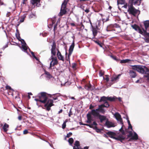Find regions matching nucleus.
Returning a JSON list of instances; mask_svg holds the SVG:
<instances>
[{"instance_id": "obj_55", "label": "nucleus", "mask_w": 149, "mask_h": 149, "mask_svg": "<svg viewBox=\"0 0 149 149\" xmlns=\"http://www.w3.org/2000/svg\"><path fill=\"white\" fill-rule=\"evenodd\" d=\"M9 13L8 12L6 14V16L8 17H9Z\"/></svg>"}, {"instance_id": "obj_47", "label": "nucleus", "mask_w": 149, "mask_h": 149, "mask_svg": "<svg viewBox=\"0 0 149 149\" xmlns=\"http://www.w3.org/2000/svg\"><path fill=\"white\" fill-rule=\"evenodd\" d=\"M18 118L19 120H21L22 119V116H19L18 117Z\"/></svg>"}, {"instance_id": "obj_44", "label": "nucleus", "mask_w": 149, "mask_h": 149, "mask_svg": "<svg viewBox=\"0 0 149 149\" xmlns=\"http://www.w3.org/2000/svg\"><path fill=\"white\" fill-rule=\"evenodd\" d=\"M145 41L146 42L148 43L149 42V39L148 38L145 39Z\"/></svg>"}, {"instance_id": "obj_34", "label": "nucleus", "mask_w": 149, "mask_h": 149, "mask_svg": "<svg viewBox=\"0 0 149 149\" xmlns=\"http://www.w3.org/2000/svg\"><path fill=\"white\" fill-rule=\"evenodd\" d=\"M112 27V26L111 25H110L108 26L106 29V31H111V30H110V28Z\"/></svg>"}, {"instance_id": "obj_5", "label": "nucleus", "mask_w": 149, "mask_h": 149, "mask_svg": "<svg viewBox=\"0 0 149 149\" xmlns=\"http://www.w3.org/2000/svg\"><path fill=\"white\" fill-rule=\"evenodd\" d=\"M38 97H39V101L43 103H45L47 100L46 93L42 92L38 94Z\"/></svg>"}, {"instance_id": "obj_23", "label": "nucleus", "mask_w": 149, "mask_h": 149, "mask_svg": "<svg viewBox=\"0 0 149 149\" xmlns=\"http://www.w3.org/2000/svg\"><path fill=\"white\" fill-rule=\"evenodd\" d=\"M143 24L145 26V29L146 30H148V28L149 27V20H147L144 21Z\"/></svg>"}, {"instance_id": "obj_21", "label": "nucleus", "mask_w": 149, "mask_h": 149, "mask_svg": "<svg viewBox=\"0 0 149 149\" xmlns=\"http://www.w3.org/2000/svg\"><path fill=\"white\" fill-rule=\"evenodd\" d=\"M40 0H31V3L33 5L36 4L37 6H39L40 5L39 3Z\"/></svg>"}, {"instance_id": "obj_57", "label": "nucleus", "mask_w": 149, "mask_h": 149, "mask_svg": "<svg viewBox=\"0 0 149 149\" xmlns=\"http://www.w3.org/2000/svg\"><path fill=\"white\" fill-rule=\"evenodd\" d=\"M104 136L107 138L108 137V136L105 134H104Z\"/></svg>"}, {"instance_id": "obj_54", "label": "nucleus", "mask_w": 149, "mask_h": 149, "mask_svg": "<svg viewBox=\"0 0 149 149\" xmlns=\"http://www.w3.org/2000/svg\"><path fill=\"white\" fill-rule=\"evenodd\" d=\"M118 99L120 101H121V98L120 97H119L118 98Z\"/></svg>"}, {"instance_id": "obj_19", "label": "nucleus", "mask_w": 149, "mask_h": 149, "mask_svg": "<svg viewBox=\"0 0 149 149\" xmlns=\"http://www.w3.org/2000/svg\"><path fill=\"white\" fill-rule=\"evenodd\" d=\"M129 73L130 76L131 78H135L137 75L136 72L132 70H129Z\"/></svg>"}, {"instance_id": "obj_32", "label": "nucleus", "mask_w": 149, "mask_h": 149, "mask_svg": "<svg viewBox=\"0 0 149 149\" xmlns=\"http://www.w3.org/2000/svg\"><path fill=\"white\" fill-rule=\"evenodd\" d=\"M93 33L94 36L95 37L97 35V31L95 29H93Z\"/></svg>"}, {"instance_id": "obj_18", "label": "nucleus", "mask_w": 149, "mask_h": 149, "mask_svg": "<svg viewBox=\"0 0 149 149\" xmlns=\"http://www.w3.org/2000/svg\"><path fill=\"white\" fill-rule=\"evenodd\" d=\"M6 89L4 90V94L5 95L6 97L7 98H9V91L8 90H9V86L7 85L6 87Z\"/></svg>"}, {"instance_id": "obj_22", "label": "nucleus", "mask_w": 149, "mask_h": 149, "mask_svg": "<svg viewBox=\"0 0 149 149\" xmlns=\"http://www.w3.org/2000/svg\"><path fill=\"white\" fill-rule=\"evenodd\" d=\"M107 97H105V96H103L101 97V99L99 101V102H101L102 101H103L104 102V104H104L105 105H106L107 104L109 105V104H108V103L107 102Z\"/></svg>"}, {"instance_id": "obj_17", "label": "nucleus", "mask_w": 149, "mask_h": 149, "mask_svg": "<svg viewBox=\"0 0 149 149\" xmlns=\"http://www.w3.org/2000/svg\"><path fill=\"white\" fill-rule=\"evenodd\" d=\"M74 42H73L72 44H71V46H70V48L69 49V53L68 55V58H69L74 48Z\"/></svg>"}, {"instance_id": "obj_60", "label": "nucleus", "mask_w": 149, "mask_h": 149, "mask_svg": "<svg viewBox=\"0 0 149 149\" xmlns=\"http://www.w3.org/2000/svg\"><path fill=\"white\" fill-rule=\"evenodd\" d=\"M139 80H137V81H136V83H139Z\"/></svg>"}, {"instance_id": "obj_40", "label": "nucleus", "mask_w": 149, "mask_h": 149, "mask_svg": "<svg viewBox=\"0 0 149 149\" xmlns=\"http://www.w3.org/2000/svg\"><path fill=\"white\" fill-rule=\"evenodd\" d=\"M72 134L71 132H70L67 135V137L68 138L70 137L72 135Z\"/></svg>"}, {"instance_id": "obj_11", "label": "nucleus", "mask_w": 149, "mask_h": 149, "mask_svg": "<svg viewBox=\"0 0 149 149\" xmlns=\"http://www.w3.org/2000/svg\"><path fill=\"white\" fill-rule=\"evenodd\" d=\"M129 137H131V139L133 140H137L138 139V136L136 133L134 132V133L132 131L129 132Z\"/></svg>"}, {"instance_id": "obj_42", "label": "nucleus", "mask_w": 149, "mask_h": 149, "mask_svg": "<svg viewBox=\"0 0 149 149\" xmlns=\"http://www.w3.org/2000/svg\"><path fill=\"white\" fill-rule=\"evenodd\" d=\"M28 133V131L27 130H24L23 131V134H26Z\"/></svg>"}, {"instance_id": "obj_63", "label": "nucleus", "mask_w": 149, "mask_h": 149, "mask_svg": "<svg viewBox=\"0 0 149 149\" xmlns=\"http://www.w3.org/2000/svg\"><path fill=\"white\" fill-rule=\"evenodd\" d=\"M147 35L148 36V37L149 38V33H147Z\"/></svg>"}, {"instance_id": "obj_56", "label": "nucleus", "mask_w": 149, "mask_h": 149, "mask_svg": "<svg viewBox=\"0 0 149 149\" xmlns=\"http://www.w3.org/2000/svg\"><path fill=\"white\" fill-rule=\"evenodd\" d=\"M70 98H71L72 99H74V100L75 99L73 97H70Z\"/></svg>"}, {"instance_id": "obj_24", "label": "nucleus", "mask_w": 149, "mask_h": 149, "mask_svg": "<svg viewBox=\"0 0 149 149\" xmlns=\"http://www.w3.org/2000/svg\"><path fill=\"white\" fill-rule=\"evenodd\" d=\"M120 74H119L117 76L112 77L111 78V81L112 82H114L116 81V80L119 79V77L120 76Z\"/></svg>"}, {"instance_id": "obj_52", "label": "nucleus", "mask_w": 149, "mask_h": 149, "mask_svg": "<svg viewBox=\"0 0 149 149\" xmlns=\"http://www.w3.org/2000/svg\"><path fill=\"white\" fill-rule=\"evenodd\" d=\"M75 66L76 64H74L72 65V68H75Z\"/></svg>"}, {"instance_id": "obj_38", "label": "nucleus", "mask_w": 149, "mask_h": 149, "mask_svg": "<svg viewBox=\"0 0 149 149\" xmlns=\"http://www.w3.org/2000/svg\"><path fill=\"white\" fill-rule=\"evenodd\" d=\"M85 88L87 90L91 89V85H90L89 86H85Z\"/></svg>"}, {"instance_id": "obj_39", "label": "nucleus", "mask_w": 149, "mask_h": 149, "mask_svg": "<svg viewBox=\"0 0 149 149\" xmlns=\"http://www.w3.org/2000/svg\"><path fill=\"white\" fill-rule=\"evenodd\" d=\"M97 125V123L95 122H94L93 123V124L91 125H90L89 126L91 127H92V126H93V125L96 126Z\"/></svg>"}, {"instance_id": "obj_26", "label": "nucleus", "mask_w": 149, "mask_h": 149, "mask_svg": "<svg viewBox=\"0 0 149 149\" xmlns=\"http://www.w3.org/2000/svg\"><path fill=\"white\" fill-rule=\"evenodd\" d=\"M9 125L6 123H5L3 127V129L4 132H6L8 130Z\"/></svg>"}, {"instance_id": "obj_64", "label": "nucleus", "mask_w": 149, "mask_h": 149, "mask_svg": "<svg viewBox=\"0 0 149 149\" xmlns=\"http://www.w3.org/2000/svg\"><path fill=\"white\" fill-rule=\"evenodd\" d=\"M11 24L12 25H15V24H14V23H13V22H12L11 23Z\"/></svg>"}, {"instance_id": "obj_7", "label": "nucleus", "mask_w": 149, "mask_h": 149, "mask_svg": "<svg viewBox=\"0 0 149 149\" xmlns=\"http://www.w3.org/2000/svg\"><path fill=\"white\" fill-rule=\"evenodd\" d=\"M68 0H65L63 3H62L61 10V11L59 15L60 16H62L63 15L65 14L66 12V5L67 4Z\"/></svg>"}, {"instance_id": "obj_43", "label": "nucleus", "mask_w": 149, "mask_h": 149, "mask_svg": "<svg viewBox=\"0 0 149 149\" xmlns=\"http://www.w3.org/2000/svg\"><path fill=\"white\" fill-rule=\"evenodd\" d=\"M103 74V72L101 71H100L99 73V75L100 76H102Z\"/></svg>"}, {"instance_id": "obj_20", "label": "nucleus", "mask_w": 149, "mask_h": 149, "mask_svg": "<svg viewBox=\"0 0 149 149\" xmlns=\"http://www.w3.org/2000/svg\"><path fill=\"white\" fill-rule=\"evenodd\" d=\"M57 55L59 59L62 61H64L63 57L62 56L61 54L58 50H57Z\"/></svg>"}, {"instance_id": "obj_37", "label": "nucleus", "mask_w": 149, "mask_h": 149, "mask_svg": "<svg viewBox=\"0 0 149 149\" xmlns=\"http://www.w3.org/2000/svg\"><path fill=\"white\" fill-rule=\"evenodd\" d=\"M127 122H128V125H129V128H130L131 130H132V126L130 124V121L128 120H127Z\"/></svg>"}, {"instance_id": "obj_8", "label": "nucleus", "mask_w": 149, "mask_h": 149, "mask_svg": "<svg viewBox=\"0 0 149 149\" xmlns=\"http://www.w3.org/2000/svg\"><path fill=\"white\" fill-rule=\"evenodd\" d=\"M16 36L17 39H18L19 40L21 41L22 43V48L24 51L25 52L27 50L28 48L26 44L23 40L21 39L18 34H16Z\"/></svg>"}, {"instance_id": "obj_25", "label": "nucleus", "mask_w": 149, "mask_h": 149, "mask_svg": "<svg viewBox=\"0 0 149 149\" xmlns=\"http://www.w3.org/2000/svg\"><path fill=\"white\" fill-rule=\"evenodd\" d=\"M97 118H98L100 119V122H102L104 120L106 119L105 117L101 115L100 114Z\"/></svg>"}, {"instance_id": "obj_51", "label": "nucleus", "mask_w": 149, "mask_h": 149, "mask_svg": "<svg viewBox=\"0 0 149 149\" xmlns=\"http://www.w3.org/2000/svg\"><path fill=\"white\" fill-rule=\"evenodd\" d=\"M96 132H100V130L99 129H96Z\"/></svg>"}, {"instance_id": "obj_30", "label": "nucleus", "mask_w": 149, "mask_h": 149, "mask_svg": "<svg viewBox=\"0 0 149 149\" xmlns=\"http://www.w3.org/2000/svg\"><path fill=\"white\" fill-rule=\"evenodd\" d=\"M115 98V97H107V99L110 101H112L114 100Z\"/></svg>"}, {"instance_id": "obj_49", "label": "nucleus", "mask_w": 149, "mask_h": 149, "mask_svg": "<svg viewBox=\"0 0 149 149\" xmlns=\"http://www.w3.org/2000/svg\"><path fill=\"white\" fill-rule=\"evenodd\" d=\"M127 4L126 3L123 6V7L125 8H127Z\"/></svg>"}, {"instance_id": "obj_48", "label": "nucleus", "mask_w": 149, "mask_h": 149, "mask_svg": "<svg viewBox=\"0 0 149 149\" xmlns=\"http://www.w3.org/2000/svg\"><path fill=\"white\" fill-rule=\"evenodd\" d=\"M24 21V18H22L20 20V21L21 22H23Z\"/></svg>"}, {"instance_id": "obj_58", "label": "nucleus", "mask_w": 149, "mask_h": 149, "mask_svg": "<svg viewBox=\"0 0 149 149\" xmlns=\"http://www.w3.org/2000/svg\"><path fill=\"white\" fill-rule=\"evenodd\" d=\"M34 16V15L33 14H31L30 15V16H31V17H33Z\"/></svg>"}, {"instance_id": "obj_14", "label": "nucleus", "mask_w": 149, "mask_h": 149, "mask_svg": "<svg viewBox=\"0 0 149 149\" xmlns=\"http://www.w3.org/2000/svg\"><path fill=\"white\" fill-rule=\"evenodd\" d=\"M75 146L73 148V149H88V147L87 146L83 148H80L79 147V142L76 141L74 144Z\"/></svg>"}, {"instance_id": "obj_45", "label": "nucleus", "mask_w": 149, "mask_h": 149, "mask_svg": "<svg viewBox=\"0 0 149 149\" xmlns=\"http://www.w3.org/2000/svg\"><path fill=\"white\" fill-rule=\"evenodd\" d=\"M68 83L67 82V81L65 82L64 83H63V82H62L61 84L62 85L63 84L65 85H67V84Z\"/></svg>"}, {"instance_id": "obj_62", "label": "nucleus", "mask_w": 149, "mask_h": 149, "mask_svg": "<svg viewBox=\"0 0 149 149\" xmlns=\"http://www.w3.org/2000/svg\"><path fill=\"white\" fill-rule=\"evenodd\" d=\"M27 0H23V3L24 4V2L25 1H26Z\"/></svg>"}, {"instance_id": "obj_33", "label": "nucleus", "mask_w": 149, "mask_h": 149, "mask_svg": "<svg viewBox=\"0 0 149 149\" xmlns=\"http://www.w3.org/2000/svg\"><path fill=\"white\" fill-rule=\"evenodd\" d=\"M73 141V139L72 138H70L68 140V142L70 145L72 143Z\"/></svg>"}, {"instance_id": "obj_35", "label": "nucleus", "mask_w": 149, "mask_h": 149, "mask_svg": "<svg viewBox=\"0 0 149 149\" xmlns=\"http://www.w3.org/2000/svg\"><path fill=\"white\" fill-rule=\"evenodd\" d=\"M67 122V120H66L63 123V124L62 125V127L63 129H64L66 127V123Z\"/></svg>"}, {"instance_id": "obj_2", "label": "nucleus", "mask_w": 149, "mask_h": 149, "mask_svg": "<svg viewBox=\"0 0 149 149\" xmlns=\"http://www.w3.org/2000/svg\"><path fill=\"white\" fill-rule=\"evenodd\" d=\"M106 134L110 137L116 140H120L124 139V137L123 135H118L116 133L111 131H109L106 132Z\"/></svg>"}, {"instance_id": "obj_31", "label": "nucleus", "mask_w": 149, "mask_h": 149, "mask_svg": "<svg viewBox=\"0 0 149 149\" xmlns=\"http://www.w3.org/2000/svg\"><path fill=\"white\" fill-rule=\"evenodd\" d=\"M138 0H130V1L132 3V4H135L137 3Z\"/></svg>"}, {"instance_id": "obj_61", "label": "nucleus", "mask_w": 149, "mask_h": 149, "mask_svg": "<svg viewBox=\"0 0 149 149\" xmlns=\"http://www.w3.org/2000/svg\"><path fill=\"white\" fill-rule=\"evenodd\" d=\"M71 24L73 26H75V24L74 23H71Z\"/></svg>"}, {"instance_id": "obj_1", "label": "nucleus", "mask_w": 149, "mask_h": 149, "mask_svg": "<svg viewBox=\"0 0 149 149\" xmlns=\"http://www.w3.org/2000/svg\"><path fill=\"white\" fill-rule=\"evenodd\" d=\"M109 106L107 104L106 105L104 104H101L99 105L98 108L96 109H92L90 112L92 115L95 117H98L100 115V112L102 113H104L105 112V111L103 109L104 107H108Z\"/></svg>"}, {"instance_id": "obj_29", "label": "nucleus", "mask_w": 149, "mask_h": 149, "mask_svg": "<svg viewBox=\"0 0 149 149\" xmlns=\"http://www.w3.org/2000/svg\"><path fill=\"white\" fill-rule=\"evenodd\" d=\"M117 2L118 4H125V0H118Z\"/></svg>"}, {"instance_id": "obj_16", "label": "nucleus", "mask_w": 149, "mask_h": 149, "mask_svg": "<svg viewBox=\"0 0 149 149\" xmlns=\"http://www.w3.org/2000/svg\"><path fill=\"white\" fill-rule=\"evenodd\" d=\"M56 45L54 43H53V45L52 46L51 49V56H55L56 54Z\"/></svg>"}, {"instance_id": "obj_12", "label": "nucleus", "mask_w": 149, "mask_h": 149, "mask_svg": "<svg viewBox=\"0 0 149 149\" xmlns=\"http://www.w3.org/2000/svg\"><path fill=\"white\" fill-rule=\"evenodd\" d=\"M105 125L108 128L114 127L116 125V124L111 122L107 120L106 122Z\"/></svg>"}, {"instance_id": "obj_41", "label": "nucleus", "mask_w": 149, "mask_h": 149, "mask_svg": "<svg viewBox=\"0 0 149 149\" xmlns=\"http://www.w3.org/2000/svg\"><path fill=\"white\" fill-rule=\"evenodd\" d=\"M104 79L106 80L107 81H108L109 80V78L107 76H106V77H104Z\"/></svg>"}, {"instance_id": "obj_53", "label": "nucleus", "mask_w": 149, "mask_h": 149, "mask_svg": "<svg viewBox=\"0 0 149 149\" xmlns=\"http://www.w3.org/2000/svg\"><path fill=\"white\" fill-rule=\"evenodd\" d=\"M62 109H61L60 111L58 112V113H61L62 112Z\"/></svg>"}, {"instance_id": "obj_13", "label": "nucleus", "mask_w": 149, "mask_h": 149, "mask_svg": "<svg viewBox=\"0 0 149 149\" xmlns=\"http://www.w3.org/2000/svg\"><path fill=\"white\" fill-rule=\"evenodd\" d=\"M92 114L90 113L87 114V120L86 121L87 123H91L92 121L93 120V117L92 116Z\"/></svg>"}, {"instance_id": "obj_28", "label": "nucleus", "mask_w": 149, "mask_h": 149, "mask_svg": "<svg viewBox=\"0 0 149 149\" xmlns=\"http://www.w3.org/2000/svg\"><path fill=\"white\" fill-rule=\"evenodd\" d=\"M130 61V60L129 59H125L120 61V63H128L129 61Z\"/></svg>"}, {"instance_id": "obj_15", "label": "nucleus", "mask_w": 149, "mask_h": 149, "mask_svg": "<svg viewBox=\"0 0 149 149\" xmlns=\"http://www.w3.org/2000/svg\"><path fill=\"white\" fill-rule=\"evenodd\" d=\"M132 28L134 29L135 30L138 32L139 33L141 34H143V32L140 28L136 25H134L132 26Z\"/></svg>"}, {"instance_id": "obj_10", "label": "nucleus", "mask_w": 149, "mask_h": 149, "mask_svg": "<svg viewBox=\"0 0 149 149\" xmlns=\"http://www.w3.org/2000/svg\"><path fill=\"white\" fill-rule=\"evenodd\" d=\"M53 100H48L47 103L45 105V107L47 110L49 111L50 110V107L53 105Z\"/></svg>"}, {"instance_id": "obj_4", "label": "nucleus", "mask_w": 149, "mask_h": 149, "mask_svg": "<svg viewBox=\"0 0 149 149\" xmlns=\"http://www.w3.org/2000/svg\"><path fill=\"white\" fill-rule=\"evenodd\" d=\"M132 67L133 70H136L138 72L142 74L145 73V70L146 69L148 70L147 68L146 67L141 65H132Z\"/></svg>"}, {"instance_id": "obj_59", "label": "nucleus", "mask_w": 149, "mask_h": 149, "mask_svg": "<svg viewBox=\"0 0 149 149\" xmlns=\"http://www.w3.org/2000/svg\"><path fill=\"white\" fill-rule=\"evenodd\" d=\"M93 108V107L92 106H91L90 107V109H92Z\"/></svg>"}, {"instance_id": "obj_9", "label": "nucleus", "mask_w": 149, "mask_h": 149, "mask_svg": "<svg viewBox=\"0 0 149 149\" xmlns=\"http://www.w3.org/2000/svg\"><path fill=\"white\" fill-rule=\"evenodd\" d=\"M128 12L130 14L135 16L136 15L139 13V11L138 10L136 9L133 7L132 5L129 6V9L128 10Z\"/></svg>"}, {"instance_id": "obj_46", "label": "nucleus", "mask_w": 149, "mask_h": 149, "mask_svg": "<svg viewBox=\"0 0 149 149\" xmlns=\"http://www.w3.org/2000/svg\"><path fill=\"white\" fill-rule=\"evenodd\" d=\"M87 13H88L89 12V10L88 9H86L84 10Z\"/></svg>"}, {"instance_id": "obj_6", "label": "nucleus", "mask_w": 149, "mask_h": 149, "mask_svg": "<svg viewBox=\"0 0 149 149\" xmlns=\"http://www.w3.org/2000/svg\"><path fill=\"white\" fill-rule=\"evenodd\" d=\"M50 61L49 68H51L54 66L57 65L58 63L57 59L56 57H54L53 56H51L49 61Z\"/></svg>"}, {"instance_id": "obj_50", "label": "nucleus", "mask_w": 149, "mask_h": 149, "mask_svg": "<svg viewBox=\"0 0 149 149\" xmlns=\"http://www.w3.org/2000/svg\"><path fill=\"white\" fill-rule=\"evenodd\" d=\"M31 54H32V56H33L34 57H35V55H34V53H33V52H31Z\"/></svg>"}, {"instance_id": "obj_36", "label": "nucleus", "mask_w": 149, "mask_h": 149, "mask_svg": "<svg viewBox=\"0 0 149 149\" xmlns=\"http://www.w3.org/2000/svg\"><path fill=\"white\" fill-rule=\"evenodd\" d=\"M8 42H7L5 45L3 46V47H2V49H5L6 48V47H8Z\"/></svg>"}, {"instance_id": "obj_27", "label": "nucleus", "mask_w": 149, "mask_h": 149, "mask_svg": "<svg viewBox=\"0 0 149 149\" xmlns=\"http://www.w3.org/2000/svg\"><path fill=\"white\" fill-rule=\"evenodd\" d=\"M45 74L46 75V77L49 79H50L52 77V76L49 73L46 71H45Z\"/></svg>"}, {"instance_id": "obj_3", "label": "nucleus", "mask_w": 149, "mask_h": 149, "mask_svg": "<svg viewBox=\"0 0 149 149\" xmlns=\"http://www.w3.org/2000/svg\"><path fill=\"white\" fill-rule=\"evenodd\" d=\"M114 116L118 122L122 125L121 128L119 130V131L122 133V134H124L125 132L123 130V129L124 127V126L123 125L122 119L120 115L118 113H116L114 114Z\"/></svg>"}]
</instances>
